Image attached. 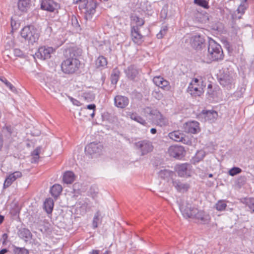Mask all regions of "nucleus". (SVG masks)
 <instances>
[{"label":"nucleus","mask_w":254,"mask_h":254,"mask_svg":"<svg viewBox=\"0 0 254 254\" xmlns=\"http://www.w3.org/2000/svg\"><path fill=\"white\" fill-rule=\"evenodd\" d=\"M71 21H72V24L74 26H75V27L79 26V25L78 23V21H77V18H76V17H72L71 18Z\"/></svg>","instance_id":"obj_53"},{"label":"nucleus","mask_w":254,"mask_h":254,"mask_svg":"<svg viewBox=\"0 0 254 254\" xmlns=\"http://www.w3.org/2000/svg\"><path fill=\"white\" fill-rule=\"evenodd\" d=\"M103 146L100 142H91L85 148V151L90 155L98 154L102 152Z\"/></svg>","instance_id":"obj_11"},{"label":"nucleus","mask_w":254,"mask_h":254,"mask_svg":"<svg viewBox=\"0 0 254 254\" xmlns=\"http://www.w3.org/2000/svg\"><path fill=\"white\" fill-rule=\"evenodd\" d=\"M199 125V123L196 121H190L184 125V128L186 132L195 134L200 130Z\"/></svg>","instance_id":"obj_12"},{"label":"nucleus","mask_w":254,"mask_h":254,"mask_svg":"<svg viewBox=\"0 0 254 254\" xmlns=\"http://www.w3.org/2000/svg\"><path fill=\"white\" fill-rule=\"evenodd\" d=\"M41 147H38L33 151L32 152L31 155L32 156V163H36L38 160L39 158V154L41 151Z\"/></svg>","instance_id":"obj_38"},{"label":"nucleus","mask_w":254,"mask_h":254,"mask_svg":"<svg viewBox=\"0 0 254 254\" xmlns=\"http://www.w3.org/2000/svg\"><path fill=\"white\" fill-rule=\"evenodd\" d=\"M0 80L5 85L9 88V89L14 92L15 90V88L3 76L0 77Z\"/></svg>","instance_id":"obj_41"},{"label":"nucleus","mask_w":254,"mask_h":254,"mask_svg":"<svg viewBox=\"0 0 254 254\" xmlns=\"http://www.w3.org/2000/svg\"><path fill=\"white\" fill-rule=\"evenodd\" d=\"M87 108L89 110H93V111L95 110L96 106L95 104H90L87 105Z\"/></svg>","instance_id":"obj_56"},{"label":"nucleus","mask_w":254,"mask_h":254,"mask_svg":"<svg viewBox=\"0 0 254 254\" xmlns=\"http://www.w3.org/2000/svg\"><path fill=\"white\" fill-rule=\"evenodd\" d=\"M18 235L19 237L23 240L25 242H27L31 240L32 234L30 231L26 228H21L18 231Z\"/></svg>","instance_id":"obj_24"},{"label":"nucleus","mask_w":254,"mask_h":254,"mask_svg":"<svg viewBox=\"0 0 254 254\" xmlns=\"http://www.w3.org/2000/svg\"><path fill=\"white\" fill-rule=\"evenodd\" d=\"M69 99L73 105L77 106H80V103L77 100L73 98L72 97H69Z\"/></svg>","instance_id":"obj_52"},{"label":"nucleus","mask_w":254,"mask_h":254,"mask_svg":"<svg viewBox=\"0 0 254 254\" xmlns=\"http://www.w3.org/2000/svg\"><path fill=\"white\" fill-rule=\"evenodd\" d=\"M234 82L233 75L232 74H225L219 79L220 84L225 87H230V86Z\"/></svg>","instance_id":"obj_21"},{"label":"nucleus","mask_w":254,"mask_h":254,"mask_svg":"<svg viewBox=\"0 0 254 254\" xmlns=\"http://www.w3.org/2000/svg\"><path fill=\"white\" fill-rule=\"evenodd\" d=\"M74 3H79V5L83 3V0H73Z\"/></svg>","instance_id":"obj_59"},{"label":"nucleus","mask_w":254,"mask_h":254,"mask_svg":"<svg viewBox=\"0 0 254 254\" xmlns=\"http://www.w3.org/2000/svg\"><path fill=\"white\" fill-rule=\"evenodd\" d=\"M95 64L97 68L104 67L107 64V59L104 56H99L95 61Z\"/></svg>","instance_id":"obj_33"},{"label":"nucleus","mask_w":254,"mask_h":254,"mask_svg":"<svg viewBox=\"0 0 254 254\" xmlns=\"http://www.w3.org/2000/svg\"><path fill=\"white\" fill-rule=\"evenodd\" d=\"M57 4L53 0H42L41 8L43 10L53 12L57 7Z\"/></svg>","instance_id":"obj_18"},{"label":"nucleus","mask_w":254,"mask_h":254,"mask_svg":"<svg viewBox=\"0 0 254 254\" xmlns=\"http://www.w3.org/2000/svg\"><path fill=\"white\" fill-rule=\"evenodd\" d=\"M21 35L31 44H33L39 39V34L32 26L24 27L21 31Z\"/></svg>","instance_id":"obj_4"},{"label":"nucleus","mask_w":254,"mask_h":254,"mask_svg":"<svg viewBox=\"0 0 254 254\" xmlns=\"http://www.w3.org/2000/svg\"><path fill=\"white\" fill-rule=\"evenodd\" d=\"M188 92L194 96H199L203 93L202 87H193L192 85H189L188 88Z\"/></svg>","instance_id":"obj_27"},{"label":"nucleus","mask_w":254,"mask_h":254,"mask_svg":"<svg viewBox=\"0 0 254 254\" xmlns=\"http://www.w3.org/2000/svg\"><path fill=\"white\" fill-rule=\"evenodd\" d=\"M30 0H18V7L22 11L27 10L30 6Z\"/></svg>","instance_id":"obj_29"},{"label":"nucleus","mask_w":254,"mask_h":254,"mask_svg":"<svg viewBox=\"0 0 254 254\" xmlns=\"http://www.w3.org/2000/svg\"><path fill=\"white\" fill-rule=\"evenodd\" d=\"M129 100L126 96L122 95H117L114 98L115 105L119 108H124L128 105Z\"/></svg>","instance_id":"obj_17"},{"label":"nucleus","mask_w":254,"mask_h":254,"mask_svg":"<svg viewBox=\"0 0 254 254\" xmlns=\"http://www.w3.org/2000/svg\"><path fill=\"white\" fill-rule=\"evenodd\" d=\"M169 155L175 158L181 159L185 156L184 148L181 146H171L168 149Z\"/></svg>","instance_id":"obj_8"},{"label":"nucleus","mask_w":254,"mask_h":254,"mask_svg":"<svg viewBox=\"0 0 254 254\" xmlns=\"http://www.w3.org/2000/svg\"><path fill=\"white\" fill-rule=\"evenodd\" d=\"M7 238H8V235L7 234L4 233L2 235V245L6 244V241Z\"/></svg>","instance_id":"obj_54"},{"label":"nucleus","mask_w":254,"mask_h":254,"mask_svg":"<svg viewBox=\"0 0 254 254\" xmlns=\"http://www.w3.org/2000/svg\"><path fill=\"white\" fill-rule=\"evenodd\" d=\"M62 190V187L60 185L55 184L51 187L50 192L53 197H57L60 195Z\"/></svg>","instance_id":"obj_30"},{"label":"nucleus","mask_w":254,"mask_h":254,"mask_svg":"<svg viewBox=\"0 0 254 254\" xmlns=\"http://www.w3.org/2000/svg\"><path fill=\"white\" fill-rule=\"evenodd\" d=\"M205 156V153L203 150L197 151L192 160L194 163H198L201 161Z\"/></svg>","instance_id":"obj_37"},{"label":"nucleus","mask_w":254,"mask_h":254,"mask_svg":"<svg viewBox=\"0 0 254 254\" xmlns=\"http://www.w3.org/2000/svg\"><path fill=\"white\" fill-rule=\"evenodd\" d=\"M7 251L8 250L6 249H3L0 251V254H5Z\"/></svg>","instance_id":"obj_58"},{"label":"nucleus","mask_w":254,"mask_h":254,"mask_svg":"<svg viewBox=\"0 0 254 254\" xmlns=\"http://www.w3.org/2000/svg\"><path fill=\"white\" fill-rule=\"evenodd\" d=\"M95 116V110H94L92 112V113L91 114V117L93 118Z\"/></svg>","instance_id":"obj_63"},{"label":"nucleus","mask_w":254,"mask_h":254,"mask_svg":"<svg viewBox=\"0 0 254 254\" xmlns=\"http://www.w3.org/2000/svg\"><path fill=\"white\" fill-rule=\"evenodd\" d=\"M81 99L87 102H91L95 99V95L90 91L85 92L81 96Z\"/></svg>","instance_id":"obj_34"},{"label":"nucleus","mask_w":254,"mask_h":254,"mask_svg":"<svg viewBox=\"0 0 254 254\" xmlns=\"http://www.w3.org/2000/svg\"><path fill=\"white\" fill-rule=\"evenodd\" d=\"M248 7V3L247 2V0H243L241 1L240 4L238 6L237 11L242 15L245 13V10Z\"/></svg>","instance_id":"obj_35"},{"label":"nucleus","mask_w":254,"mask_h":254,"mask_svg":"<svg viewBox=\"0 0 254 254\" xmlns=\"http://www.w3.org/2000/svg\"><path fill=\"white\" fill-rule=\"evenodd\" d=\"M212 176H213V175L212 174H210L208 175L209 178H211V177H212Z\"/></svg>","instance_id":"obj_64"},{"label":"nucleus","mask_w":254,"mask_h":254,"mask_svg":"<svg viewBox=\"0 0 254 254\" xmlns=\"http://www.w3.org/2000/svg\"><path fill=\"white\" fill-rule=\"evenodd\" d=\"M158 174L159 177L161 178L168 181L170 178H172L174 173L170 170L163 169H161L158 172Z\"/></svg>","instance_id":"obj_25"},{"label":"nucleus","mask_w":254,"mask_h":254,"mask_svg":"<svg viewBox=\"0 0 254 254\" xmlns=\"http://www.w3.org/2000/svg\"><path fill=\"white\" fill-rule=\"evenodd\" d=\"M96 3L93 0H83V3L79 5L80 9H85V18L90 19L96 11Z\"/></svg>","instance_id":"obj_5"},{"label":"nucleus","mask_w":254,"mask_h":254,"mask_svg":"<svg viewBox=\"0 0 254 254\" xmlns=\"http://www.w3.org/2000/svg\"><path fill=\"white\" fill-rule=\"evenodd\" d=\"M22 176V174L19 171H15L11 174L6 178L4 184V188H7L10 186L11 184L17 178H20Z\"/></svg>","instance_id":"obj_20"},{"label":"nucleus","mask_w":254,"mask_h":254,"mask_svg":"<svg viewBox=\"0 0 254 254\" xmlns=\"http://www.w3.org/2000/svg\"><path fill=\"white\" fill-rule=\"evenodd\" d=\"M129 116L131 120H134L141 125H145L146 124V121L142 117L138 116L136 113H130Z\"/></svg>","instance_id":"obj_36"},{"label":"nucleus","mask_w":254,"mask_h":254,"mask_svg":"<svg viewBox=\"0 0 254 254\" xmlns=\"http://www.w3.org/2000/svg\"><path fill=\"white\" fill-rule=\"evenodd\" d=\"M227 207V204L225 200H220L216 204L215 207L218 211H224Z\"/></svg>","instance_id":"obj_40"},{"label":"nucleus","mask_w":254,"mask_h":254,"mask_svg":"<svg viewBox=\"0 0 254 254\" xmlns=\"http://www.w3.org/2000/svg\"><path fill=\"white\" fill-rule=\"evenodd\" d=\"M176 171L180 177H189L191 176V165L188 163L178 164L175 167Z\"/></svg>","instance_id":"obj_6"},{"label":"nucleus","mask_w":254,"mask_h":254,"mask_svg":"<svg viewBox=\"0 0 254 254\" xmlns=\"http://www.w3.org/2000/svg\"><path fill=\"white\" fill-rule=\"evenodd\" d=\"M119 75L117 73L111 75V81L112 83L116 84L119 80Z\"/></svg>","instance_id":"obj_49"},{"label":"nucleus","mask_w":254,"mask_h":254,"mask_svg":"<svg viewBox=\"0 0 254 254\" xmlns=\"http://www.w3.org/2000/svg\"><path fill=\"white\" fill-rule=\"evenodd\" d=\"M208 53L209 60L206 62L207 63H209L211 61L222 60L224 57L221 46L212 39L209 40Z\"/></svg>","instance_id":"obj_2"},{"label":"nucleus","mask_w":254,"mask_h":254,"mask_svg":"<svg viewBox=\"0 0 254 254\" xmlns=\"http://www.w3.org/2000/svg\"><path fill=\"white\" fill-rule=\"evenodd\" d=\"M198 82V79L197 78H194L192 80V81L190 83V85H192L193 87H201L197 83Z\"/></svg>","instance_id":"obj_51"},{"label":"nucleus","mask_w":254,"mask_h":254,"mask_svg":"<svg viewBox=\"0 0 254 254\" xmlns=\"http://www.w3.org/2000/svg\"><path fill=\"white\" fill-rule=\"evenodd\" d=\"M4 220V216L0 215V224L2 223Z\"/></svg>","instance_id":"obj_61"},{"label":"nucleus","mask_w":254,"mask_h":254,"mask_svg":"<svg viewBox=\"0 0 254 254\" xmlns=\"http://www.w3.org/2000/svg\"><path fill=\"white\" fill-rule=\"evenodd\" d=\"M75 175L71 171H67L64 173L63 176V181L67 184L72 183L75 180Z\"/></svg>","instance_id":"obj_26"},{"label":"nucleus","mask_w":254,"mask_h":254,"mask_svg":"<svg viewBox=\"0 0 254 254\" xmlns=\"http://www.w3.org/2000/svg\"><path fill=\"white\" fill-rule=\"evenodd\" d=\"M153 81L156 86L164 90H169L170 89L169 82L160 76L154 77Z\"/></svg>","instance_id":"obj_16"},{"label":"nucleus","mask_w":254,"mask_h":254,"mask_svg":"<svg viewBox=\"0 0 254 254\" xmlns=\"http://www.w3.org/2000/svg\"><path fill=\"white\" fill-rule=\"evenodd\" d=\"M14 254H29L28 251L25 248L15 247L13 250Z\"/></svg>","instance_id":"obj_45"},{"label":"nucleus","mask_w":254,"mask_h":254,"mask_svg":"<svg viewBox=\"0 0 254 254\" xmlns=\"http://www.w3.org/2000/svg\"><path fill=\"white\" fill-rule=\"evenodd\" d=\"M180 210L183 216L186 218H193L203 221L205 214L203 211L199 210L196 207L182 200L178 201Z\"/></svg>","instance_id":"obj_1"},{"label":"nucleus","mask_w":254,"mask_h":254,"mask_svg":"<svg viewBox=\"0 0 254 254\" xmlns=\"http://www.w3.org/2000/svg\"><path fill=\"white\" fill-rule=\"evenodd\" d=\"M54 52V50L52 47H41L39 48L35 55L38 58L44 60L50 58Z\"/></svg>","instance_id":"obj_10"},{"label":"nucleus","mask_w":254,"mask_h":254,"mask_svg":"<svg viewBox=\"0 0 254 254\" xmlns=\"http://www.w3.org/2000/svg\"><path fill=\"white\" fill-rule=\"evenodd\" d=\"M243 202L254 212V198H245Z\"/></svg>","instance_id":"obj_39"},{"label":"nucleus","mask_w":254,"mask_h":254,"mask_svg":"<svg viewBox=\"0 0 254 254\" xmlns=\"http://www.w3.org/2000/svg\"><path fill=\"white\" fill-rule=\"evenodd\" d=\"M61 64V68L63 72L72 74L78 70L81 65V62L78 59L65 58Z\"/></svg>","instance_id":"obj_3"},{"label":"nucleus","mask_w":254,"mask_h":254,"mask_svg":"<svg viewBox=\"0 0 254 254\" xmlns=\"http://www.w3.org/2000/svg\"><path fill=\"white\" fill-rule=\"evenodd\" d=\"M167 30V27H164L159 32V33L157 34V37L158 39H161L163 36L166 34V31Z\"/></svg>","instance_id":"obj_47"},{"label":"nucleus","mask_w":254,"mask_h":254,"mask_svg":"<svg viewBox=\"0 0 254 254\" xmlns=\"http://www.w3.org/2000/svg\"><path fill=\"white\" fill-rule=\"evenodd\" d=\"M242 171V169L239 167H234L229 170L228 174L231 176H234L237 174H240Z\"/></svg>","instance_id":"obj_44"},{"label":"nucleus","mask_w":254,"mask_h":254,"mask_svg":"<svg viewBox=\"0 0 254 254\" xmlns=\"http://www.w3.org/2000/svg\"><path fill=\"white\" fill-rule=\"evenodd\" d=\"M155 116H153L152 120L156 125L160 127L166 126L168 125V119L163 116L158 111H155Z\"/></svg>","instance_id":"obj_14"},{"label":"nucleus","mask_w":254,"mask_h":254,"mask_svg":"<svg viewBox=\"0 0 254 254\" xmlns=\"http://www.w3.org/2000/svg\"><path fill=\"white\" fill-rule=\"evenodd\" d=\"M131 21L132 24H135L133 26H136L138 28L142 26L144 23V20L136 15H133L131 16Z\"/></svg>","instance_id":"obj_32"},{"label":"nucleus","mask_w":254,"mask_h":254,"mask_svg":"<svg viewBox=\"0 0 254 254\" xmlns=\"http://www.w3.org/2000/svg\"><path fill=\"white\" fill-rule=\"evenodd\" d=\"M100 212L99 211H98L95 213L94 217L93 218V220L92 225H93V227L94 228H96L98 227V223L100 221Z\"/></svg>","instance_id":"obj_43"},{"label":"nucleus","mask_w":254,"mask_h":254,"mask_svg":"<svg viewBox=\"0 0 254 254\" xmlns=\"http://www.w3.org/2000/svg\"><path fill=\"white\" fill-rule=\"evenodd\" d=\"M44 205L46 212L49 214L51 213L52 212L54 206L53 200L50 198L46 199L44 202Z\"/></svg>","instance_id":"obj_31"},{"label":"nucleus","mask_w":254,"mask_h":254,"mask_svg":"<svg viewBox=\"0 0 254 254\" xmlns=\"http://www.w3.org/2000/svg\"><path fill=\"white\" fill-rule=\"evenodd\" d=\"M194 3L206 9L209 7L208 2L206 0H194Z\"/></svg>","instance_id":"obj_42"},{"label":"nucleus","mask_w":254,"mask_h":254,"mask_svg":"<svg viewBox=\"0 0 254 254\" xmlns=\"http://www.w3.org/2000/svg\"><path fill=\"white\" fill-rule=\"evenodd\" d=\"M131 36L133 42L138 45H140L143 42V36L140 33L139 28L136 26H132L131 29Z\"/></svg>","instance_id":"obj_15"},{"label":"nucleus","mask_w":254,"mask_h":254,"mask_svg":"<svg viewBox=\"0 0 254 254\" xmlns=\"http://www.w3.org/2000/svg\"><path fill=\"white\" fill-rule=\"evenodd\" d=\"M150 132L152 134H155L157 132L156 129L155 128H152L150 129Z\"/></svg>","instance_id":"obj_60"},{"label":"nucleus","mask_w":254,"mask_h":254,"mask_svg":"<svg viewBox=\"0 0 254 254\" xmlns=\"http://www.w3.org/2000/svg\"><path fill=\"white\" fill-rule=\"evenodd\" d=\"M173 186L180 192H184L188 190L190 188V185L188 183H183L179 180L173 181Z\"/></svg>","instance_id":"obj_23"},{"label":"nucleus","mask_w":254,"mask_h":254,"mask_svg":"<svg viewBox=\"0 0 254 254\" xmlns=\"http://www.w3.org/2000/svg\"><path fill=\"white\" fill-rule=\"evenodd\" d=\"M124 71L127 78L131 80H134L139 73L138 69L134 65H129Z\"/></svg>","instance_id":"obj_19"},{"label":"nucleus","mask_w":254,"mask_h":254,"mask_svg":"<svg viewBox=\"0 0 254 254\" xmlns=\"http://www.w3.org/2000/svg\"><path fill=\"white\" fill-rule=\"evenodd\" d=\"M169 137L175 141H182L184 137V134L179 131H174L169 134Z\"/></svg>","instance_id":"obj_28"},{"label":"nucleus","mask_w":254,"mask_h":254,"mask_svg":"<svg viewBox=\"0 0 254 254\" xmlns=\"http://www.w3.org/2000/svg\"><path fill=\"white\" fill-rule=\"evenodd\" d=\"M2 132L7 135H10L11 133V128L10 127H5L3 128Z\"/></svg>","instance_id":"obj_50"},{"label":"nucleus","mask_w":254,"mask_h":254,"mask_svg":"<svg viewBox=\"0 0 254 254\" xmlns=\"http://www.w3.org/2000/svg\"><path fill=\"white\" fill-rule=\"evenodd\" d=\"M203 117L206 121H208L210 123L213 122L216 119L218 114L217 112L211 111H203Z\"/></svg>","instance_id":"obj_22"},{"label":"nucleus","mask_w":254,"mask_h":254,"mask_svg":"<svg viewBox=\"0 0 254 254\" xmlns=\"http://www.w3.org/2000/svg\"><path fill=\"white\" fill-rule=\"evenodd\" d=\"M205 40L203 36L199 35L192 36L190 40L191 46L196 49H201L204 44Z\"/></svg>","instance_id":"obj_13"},{"label":"nucleus","mask_w":254,"mask_h":254,"mask_svg":"<svg viewBox=\"0 0 254 254\" xmlns=\"http://www.w3.org/2000/svg\"><path fill=\"white\" fill-rule=\"evenodd\" d=\"M143 111H144V113L145 115H147V114L150 115L152 117L151 119L152 120L153 116H154L155 115V111H158L156 110H153L151 108H149V107H146L144 109Z\"/></svg>","instance_id":"obj_46"},{"label":"nucleus","mask_w":254,"mask_h":254,"mask_svg":"<svg viewBox=\"0 0 254 254\" xmlns=\"http://www.w3.org/2000/svg\"><path fill=\"white\" fill-rule=\"evenodd\" d=\"M161 15L162 17H164V18L167 16V12H166V10L163 9L161 11Z\"/></svg>","instance_id":"obj_57"},{"label":"nucleus","mask_w":254,"mask_h":254,"mask_svg":"<svg viewBox=\"0 0 254 254\" xmlns=\"http://www.w3.org/2000/svg\"><path fill=\"white\" fill-rule=\"evenodd\" d=\"M99 251L98 250H93L90 254H99ZM110 252L109 251H106L103 254H109Z\"/></svg>","instance_id":"obj_55"},{"label":"nucleus","mask_w":254,"mask_h":254,"mask_svg":"<svg viewBox=\"0 0 254 254\" xmlns=\"http://www.w3.org/2000/svg\"><path fill=\"white\" fill-rule=\"evenodd\" d=\"M46 31L48 32H51V31H52V28L51 27H47V28H46Z\"/></svg>","instance_id":"obj_62"},{"label":"nucleus","mask_w":254,"mask_h":254,"mask_svg":"<svg viewBox=\"0 0 254 254\" xmlns=\"http://www.w3.org/2000/svg\"><path fill=\"white\" fill-rule=\"evenodd\" d=\"M82 50L76 46L70 47L65 49L64 55L65 58L78 59L81 56Z\"/></svg>","instance_id":"obj_7"},{"label":"nucleus","mask_w":254,"mask_h":254,"mask_svg":"<svg viewBox=\"0 0 254 254\" xmlns=\"http://www.w3.org/2000/svg\"><path fill=\"white\" fill-rule=\"evenodd\" d=\"M135 146L136 148L140 150L142 155H144L151 151L153 149V146L150 141L148 140H142L136 142Z\"/></svg>","instance_id":"obj_9"},{"label":"nucleus","mask_w":254,"mask_h":254,"mask_svg":"<svg viewBox=\"0 0 254 254\" xmlns=\"http://www.w3.org/2000/svg\"><path fill=\"white\" fill-rule=\"evenodd\" d=\"M13 54H14V56L16 57H24L23 52L19 49H17V48L14 49L13 50Z\"/></svg>","instance_id":"obj_48"}]
</instances>
